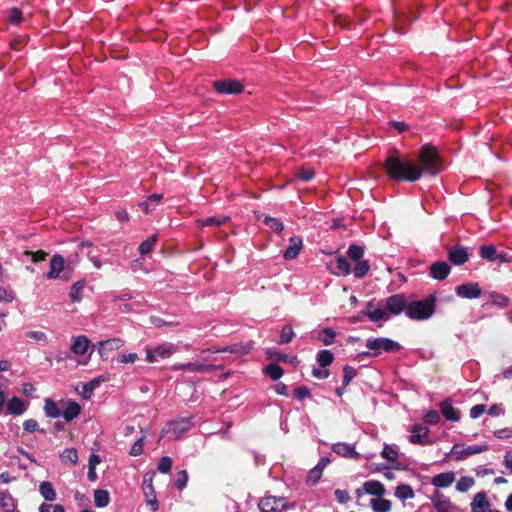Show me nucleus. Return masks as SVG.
<instances>
[{
	"label": "nucleus",
	"instance_id": "1",
	"mask_svg": "<svg viewBox=\"0 0 512 512\" xmlns=\"http://www.w3.org/2000/svg\"><path fill=\"white\" fill-rule=\"evenodd\" d=\"M384 169L389 178L395 181L416 182L421 178L418 164L407 155H401L397 149L389 151Z\"/></svg>",
	"mask_w": 512,
	"mask_h": 512
},
{
	"label": "nucleus",
	"instance_id": "2",
	"mask_svg": "<svg viewBox=\"0 0 512 512\" xmlns=\"http://www.w3.org/2000/svg\"><path fill=\"white\" fill-rule=\"evenodd\" d=\"M356 276L362 277L369 270L367 261H360L359 258H332L327 267L333 274L348 275L352 271Z\"/></svg>",
	"mask_w": 512,
	"mask_h": 512
},
{
	"label": "nucleus",
	"instance_id": "3",
	"mask_svg": "<svg viewBox=\"0 0 512 512\" xmlns=\"http://www.w3.org/2000/svg\"><path fill=\"white\" fill-rule=\"evenodd\" d=\"M418 160V169L421 176L424 173L435 176L442 171V159L437 149L431 145L422 146L418 154Z\"/></svg>",
	"mask_w": 512,
	"mask_h": 512
},
{
	"label": "nucleus",
	"instance_id": "4",
	"mask_svg": "<svg viewBox=\"0 0 512 512\" xmlns=\"http://www.w3.org/2000/svg\"><path fill=\"white\" fill-rule=\"evenodd\" d=\"M434 312V303L432 300L412 302L406 307V314L409 318L415 320H425L432 316Z\"/></svg>",
	"mask_w": 512,
	"mask_h": 512
},
{
	"label": "nucleus",
	"instance_id": "5",
	"mask_svg": "<svg viewBox=\"0 0 512 512\" xmlns=\"http://www.w3.org/2000/svg\"><path fill=\"white\" fill-rule=\"evenodd\" d=\"M49 267L48 279L68 280L70 278L72 268L64 258H50Z\"/></svg>",
	"mask_w": 512,
	"mask_h": 512
},
{
	"label": "nucleus",
	"instance_id": "6",
	"mask_svg": "<svg viewBox=\"0 0 512 512\" xmlns=\"http://www.w3.org/2000/svg\"><path fill=\"white\" fill-rule=\"evenodd\" d=\"M176 351L172 343H161L153 348H146V360L149 363H156L170 358Z\"/></svg>",
	"mask_w": 512,
	"mask_h": 512
},
{
	"label": "nucleus",
	"instance_id": "7",
	"mask_svg": "<svg viewBox=\"0 0 512 512\" xmlns=\"http://www.w3.org/2000/svg\"><path fill=\"white\" fill-rule=\"evenodd\" d=\"M213 89L221 95L240 94L244 91V85L236 79H220L212 82Z\"/></svg>",
	"mask_w": 512,
	"mask_h": 512
},
{
	"label": "nucleus",
	"instance_id": "8",
	"mask_svg": "<svg viewBox=\"0 0 512 512\" xmlns=\"http://www.w3.org/2000/svg\"><path fill=\"white\" fill-rule=\"evenodd\" d=\"M291 507L294 505H289L284 497L267 496L259 503L262 512H283Z\"/></svg>",
	"mask_w": 512,
	"mask_h": 512
},
{
	"label": "nucleus",
	"instance_id": "9",
	"mask_svg": "<svg viewBox=\"0 0 512 512\" xmlns=\"http://www.w3.org/2000/svg\"><path fill=\"white\" fill-rule=\"evenodd\" d=\"M488 449V446L485 444L482 445H473L468 447H463L460 444H455L450 454L454 456L456 461L464 460L472 455L482 453Z\"/></svg>",
	"mask_w": 512,
	"mask_h": 512
},
{
	"label": "nucleus",
	"instance_id": "10",
	"mask_svg": "<svg viewBox=\"0 0 512 512\" xmlns=\"http://www.w3.org/2000/svg\"><path fill=\"white\" fill-rule=\"evenodd\" d=\"M366 346L371 350L394 352L399 350L400 345L388 338H375L367 341Z\"/></svg>",
	"mask_w": 512,
	"mask_h": 512
},
{
	"label": "nucleus",
	"instance_id": "11",
	"mask_svg": "<svg viewBox=\"0 0 512 512\" xmlns=\"http://www.w3.org/2000/svg\"><path fill=\"white\" fill-rule=\"evenodd\" d=\"M124 342L120 338H111L98 343V353L102 359H107L109 354L120 349Z\"/></svg>",
	"mask_w": 512,
	"mask_h": 512
},
{
	"label": "nucleus",
	"instance_id": "12",
	"mask_svg": "<svg viewBox=\"0 0 512 512\" xmlns=\"http://www.w3.org/2000/svg\"><path fill=\"white\" fill-rule=\"evenodd\" d=\"M471 510L472 512H500L491 508L484 492H479L474 496L471 502Z\"/></svg>",
	"mask_w": 512,
	"mask_h": 512
},
{
	"label": "nucleus",
	"instance_id": "13",
	"mask_svg": "<svg viewBox=\"0 0 512 512\" xmlns=\"http://www.w3.org/2000/svg\"><path fill=\"white\" fill-rule=\"evenodd\" d=\"M456 293L459 297L466 299H474L478 298L481 295V288L476 283H467L458 286L456 289Z\"/></svg>",
	"mask_w": 512,
	"mask_h": 512
},
{
	"label": "nucleus",
	"instance_id": "14",
	"mask_svg": "<svg viewBox=\"0 0 512 512\" xmlns=\"http://www.w3.org/2000/svg\"><path fill=\"white\" fill-rule=\"evenodd\" d=\"M406 306V300L403 295H393L386 300L387 313L400 314Z\"/></svg>",
	"mask_w": 512,
	"mask_h": 512
},
{
	"label": "nucleus",
	"instance_id": "15",
	"mask_svg": "<svg viewBox=\"0 0 512 512\" xmlns=\"http://www.w3.org/2000/svg\"><path fill=\"white\" fill-rule=\"evenodd\" d=\"M189 421H175L167 425L163 430V434H171L174 439H178L183 433L189 429Z\"/></svg>",
	"mask_w": 512,
	"mask_h": 512
},
{
	"label": "nucleus",
	"instance_id": "16",
	"mask_svg": "<svg viewBox=\"0 0 512 512\" xmlns=\"http://www.w3.org/2000/svg\"><path fill=\"white\" fill-rule=\"evenodd\" d=\"M433 506L438 512H456V507L441 493H436L432 499Z\"/></svg>",
	"mask_w": 512,
	"mask_h": 512
},
{
	"label": "nucleus",
	"instance_id": "17",
	"mask_svg": "<svg viewBox=\"0 0 512 512\" xmlns=\"http://www.w3.org/2000/svg\"><path fill=\"white\" fill-rule=\"evenodd\" d=\"M456 479V474L453 471L443 472L435 475L431 484L437 488L449 487Z\"/></svg>",
	"mask_w": 512,
	"mask_h": 512
},
{
	"label": "nucleus",
	"instance_id": "18",
	"mask_svg": "<svg viewBox=\"0 0 512 512\" xmlns=\"http://www.w3.org/2000/svg\"><path fill=\"white\" fill-rule=\"evenodd\" d=\"M450 273V266L444 261H437L430 267V275L436 280L445 279Z\"/></svg>",
	"mask_w": 512,
	"mask_h": 512
},
{
	"label": "nucleus",
	"instance_id": "19",
	"mask_svg": "<svg viewBox=\"0 0 512 512\" xmlns=\"http://www.w3.org/2000/svg\"><path fill=\"white\" fill-rule=\"evenodd\" d=\"M85 286V281L80 280L70 287L68 296L71 303L80 304L83 301Z\"/></svg>",
	"mask_w": 512,
	"mask_h": 512
},
{
	"label": "nucleus",
	"instance_id": "20",
	"mask_svg": "<svg viewBox=\"0 0 512 512\" xmlns=\"http://www.w3.org/2000/svg\"><path fill=\"white\" fill-rule=\"evenodd\" d=\"M214 368H215V366H213V365H205L198 361L191 362V363L176 364L173 366V369L176 371L187 370L189 372H206V371H211Z\"/></svg>",
	"mask_w": 512,
	"mask_h": 512
},
{
	"label": "nucleus",
	"instance_id": "21",
	"mask_svg": "<svg viewBox=\"0 0 512 512\" xmlns=\"http://www.w3.org/2000/svg\"><path fill=\"white\" fill-rule=\"evenodd\" d=\"M364 313L374 322L388 319L387 311L373 303L367 304Z\"/></svg>",
	"mask_w": 512,
	"mask_h": 512
},
{
	"label": "nucleus",
	"instance_id": "22",
	"mask_svg": "<svg viewBox=\"0 0 512 512\" xmlns=\"http://www.w3.org/2000/svg\"><path fill=\"white\" fill-rule=\"evenodd\" d=\"M89 347V340L86 336H77L72 339L71 351L78 356L84 355Z\"/></svg>",
	"mask_w": 512,
	"mask_h": 512
},
{
	"label": "nucleus",
	"instance_id": "23",
	"mask_svg": "<svg viewBox=\"0 0 512 512\" xmlns=\"http://www.w3.org/2000/svg\"><path fill=\"white\" fill-rule=\"evenodd\" d=\"M26 411V406L23 400H21L19 397H12L7 402V413L14 415V416H20Z\"/></svg>",
	"mask_w": 512,
	"mask_h": 512
},
{
	"label": "nucleus",
	"instance_id": "24",
	"mask_svg": "<svg viewBox=\"0 0 512 512\" xmlns=\"http://www.w3.org/2000/svg\"><path fill=\"white\" fill-rule=\"evenodd\" d=\"M363 491L367 494L381 497L385 493L384 485L376 480L367 481L363 484Z\"/></svg>",
	"mask_w": 512,
	"mask_h": 512
},
{
	"label": "nucleus",
	"instance_id": "25",
	"mask_svg": "<svg viewBox=\"0 0 512 512\" xmlns=\"http://www.w3.org/2000/svg\"><path fill=\"white\" fill-rule=\"evenodd\" d=\"M104 381H105V378L102 376L92 379L91 381L82 385L81 390L79 391V394L84 399H89L91 397L94 389H96Z\"/></svg>",
	"mask_w": 512,
	"mask_h": 512
},
{
	"label": "nucleus",
	"instance_id": "26",
	"mask_svg": "<svg viewBox=\"0 0 512 512\" xmlns=\"http://www.w3.org/2000/svg\"><path fill=\"white\" fill-rule=\"evenodd\" d=\"M229 220V216H211L197 220V224L200 227L221 226L226 224Z\"/></svg>",
	"mask_w": 512,
	"mask_h": 512
},
{
	"label": "nucleus",
	"instance_id": "27",
	"mask_svg": "<svg viewBox=\"0 0 512 512\" xmlns=\"http://www.w3.org/2000/svg\"><path fill=\"white\" fill-rule=\"evenodd\" d=\"M81 411L80 405L75 401H68L65 404L63 412H61V415L64 417L65 420L70 421L74 418H76Z\"/></svg>",
	"mask_w": 512,
	"mask_h": 512
},
{
	"label": "nucleus",
	"instance_id": "28",
	"mask_svg": "<svg viewBox=\"0 0 512 512\" xmlns=\"http://www.w3.org/2000/svg\"><path fill=\"white\" fill-rule=\"evenodd\" d=\"M428 432H429V430L427 427L420 425V424H416L413 426L412 433L410 436V441L412 443L423 444L425 438L428 435Z\"/></svg>",
	"mask_w": 512,
	"mask_h": 512
},
{
	"label": "nucleus",
	"instance_id": "29",
	"mask_svg": "<svg viewBox=\"0 0 512 512\" xmlns=\"http://www.w3.org/2000/svg\"><path fill=\"white\" fill-rule=\"evenodd\" d=\"M441 412L443 416L449 421H458L460 419L459 411L456 410L448 400H445L441 403Z\"/></svg>",
	"mask_w": 512,
	"mask_h": 512
},
{
	"label": "nucleus",
	"instance_id": "30",
	"mask_svg": "<svg viewBox=\"0 0 512 512\" xmlns=\"http://www.w3.org/2000/svg\"><path fill=\"white\" fill-rule=\"evenodd\" d=\"M251 349H252L251 344L246 343V344L234 345L232 347H226L223 349H215V350L209 349L208 352H212V353L231 352V353L244 355V354L249 353Z\"/></svg>",
	"mask_w": 512,
	"mask_h": 512
},
{
	"label": "nucleus",
	"instance_id": "31",
	"mask_svg": "<svg viewBox=\"0 0 512 512\" xmlns=\"http://www.w3.org/2000/svg\"><path fill=\"white\" fill-rule=\"evenodd\" d=\"M370 505L374 512H389L392 507L391 502L382 496L371 499Z\"/></svg>",
	"mask_w": 512,
	"mask_h": 512
},
{
	"label": "nucleus",
	"instance_id": "32",
	"mask_svg": "<svg viewBox=\"0 0 512 512\" xmlns=\"http://www.w3.org/2000/svg\"><path fill=\"white\" fill-rule=\"evenodd\" d=\"M289 242L290 244L285 250L283 256H298L303 245L302 239L298 236H293L290 238Z\"/></svg>",
	"mask_w": 512,
	"mask_h": 512
},
{
	"label": "nucleus",
	"instance_id": "33",
	"mask_svg": "<svg viewBox=\"0 0 512 512\" xmlns=\"http://www.w3.org/2000/svg\"><path fill=\"white\" fill-rule=\"evenodd\" d=\"M479 256H508L504 250H498L494 244L481 245L477 252Z\"/></svg>",
	"mask_w": 512,
	"mask_h": 512
},
{
	"label": "nucleus",
	"instance_id": "34",
	"mask_svg": "<svg viewBox=\"0 0 512 512\" xmlns=\"http://www.w3.org/2000/svg\"><path fill=\"white\" fill-rule=\"evenodd\" d=\"M333 451L346 458H353L358 456L357 452L352 446L343 443L335 444L333 446Z\"/></svg>",
	"mask_w": 512,
	"mask_h": 512
},
{
	"label": "nucleus",
	"instance_id": "35",
	"mask_svg": "<svg viewBox=\"0 0 512 512\" xmlns=\"http://www.w3.org/2000/svg\"><path fill=\"white\" fill-rule=\"evenodd\" d=\"M39 492L41 496L47 501H54L56 499V491L52 484L48 481H44L39 486Z\"/></svg>",
	"mask_w": 512,
	"mask_h": 512
},
{
	"label": "nucleus",
	"instance_id": "36",
	"mask_svg": "<svg viewBox=\"0 0 512 512\" xmlns=\"http://www.w3.org/2000/svg\"><path fill=\"white\" fill-rule=\"evenodd\" d=\"M145 486H144V491H145V494H146V497H147V504L151 507V509L153 511L157 510L158 509V502L156 500V496H155V493H154V489H153V486H152V482L149 481H145Z\"/></svg>",
	"mask_w": 512,
	"mask_h": 512
},
{
	"label": "nucleus",
	"instance_id": "37",
	"mask_svg": "<svg viewBox=\"0 0 512 512\" xmlns=\"http://www.w3.org/2000/svg\"><path fill=\"white\" fill-rule=\"evenodd\" d=\"M395 496L397 498H399L400 500L404 501V500H407V499L414 498L415 494H414V491H413V489H412V487L410 485L403 484V485H399V486L396 487V489H395Z\"/></svg>",
	"mask_w": 512,
	"mask_h": 512
},
{
	"label": "nucleus",
	"instance_id": "38",
	"mask_svg": "<svg viewBox=\"0 0 512 512\" xmlns=\"http://www.w3.org/2000/svg\"><path fill=\"white\" fill-rule=\"evenodd\" d=\"M60 459L65 464L76 465L77 462H78L77 450L74 449V448H67V449H65L61 453Z\"/></svg>",
	"mask_w": 512,
	"mask_h": 512
},
{
	"label": "nucleus",
	"instance_id": "39",
	"mask_svg": "<svg viewBox=\"0 0 512 512\" xmlns=\"http://www.w3.org/2000/svg\"><path fill=\"white\" fill-rule=\"evenodd\" d=\"M110 496L107 490L98 489L94 492V502L97 507L103 508L109 504Z\"/></svg>",
	"mask_w": 512,
	"mask_h": 512
},
{
	"label": "nucleus",
	"instance_id": "40",
	"mask_svg": "<svg viewBox=\"0 0 512 512\" xmlns=\"http://www.w3.org/2000/svg\"><path fill=\"white\" fill-rule=\"evenodd\" d=\"M475 485V479L469 476H462L456 483V490L465 493Z\"/></svg>",
	"mask_w": 512,
	"mask_h": 512
},
{
	"label": "nucleus",
	"instance_id": "41",
	"mask_svg": "<svg viewBox=\"0 0 512 512\" xmlns=\"http://www.w3.org/2000/svg\"><path fill=\"white\" fill-rule=\"evenodd\" d=\"M156 242H157L156 235H152V236L148 237L145 241H143L139 245L138 252L142 256L149 254L150 252H152L153 247L155 246Z\"/></svg>",
	"mask_w": 512,
	"mask_h": 512
},
{
	"label": "nucleus",
	"instance_id": "42",
	"mask_svg": "<svg viewBox=\"0 0 512 512\" xmlns=\"http://www.w3.org/2000/svg\"><path fill=\"white\" fill-rule=\"evenodd\" d=\"M26 337L30 340H33L38 343H48L49 337L48 335L42 331V330H31L26 332Z\"/></svg>",
	"mask_w": 512,
	"mask_h": 512
},
{
	"label": "nucleus",
	"instance_id": "43",
	"mask_svg": "<svg viewBox=\"0 0 512 512\" xmlns=\"http://www.w3.org/2000/svg\"><path fill=\"white\" fill-rule=\"evenodd\" d=\"M44 411L49 417L52 418H57L61 415V410L58 407V405L53 400L50 399H47L45 401Z\"/></svg>",
	"mask_w": 512,
	"mask_h": 512
},
{
	"label": "nucleus",
	"instance_id": "44",
	"mask_svg": "<svg viewBox=\"0 0 512 512\" xmlns=\"http://www.w3.org/2000/svg\"><path fill=\"white\" fill-rule=\"evenodd\" d=\"M263 223L269 226L273 231L280 233L284 229V224L278 218L264 216Z\"/></svg>",
	"mask_w": 512,
	"mask_h": 512
},
{
	"label": "nucleus",
	"instance_id": "45",
	"mask_svg": "<svg viewBox=\"0 0 512 512\" xmlns=\"http://www.w3.org/2000/svg\"><path fill=\"white\" fill-rule=\"evenodd\" d=\"M473 254V248L458 245L456 248L449 249L447 256H471Z\"/></svg>",
	"mask_w": 512,
	"mask_h": 512
},
{
	"label": "nucleus",
	"instance_id": "46",
	"mask_svg": "<svg viewBox=\"0 0 512 512\" xmlns=\"http://www.w3.org/2000/svg\"><path fill=\"white\" fill-rule=\"evenodd\" d=\"M0 505L5 512H12L14 510L13 499L7 493L0 492Z\"/></svg>",
	"mask_w": 512,
	"mask_h": 512
},
{
	"label": "nucleus",
	"instance_id": "47",
	"mask_svg": "<svg viewBox=\"0 0 512 512\" xmlns=\"http://www.w3.org/2000/svg\"><path fill=\"white\" fill-rule=\"evenodd\" d=\"M333 359V354L329 350H322L317 356V361L323 368L330 365L333 362Z\"/></svg>",
	"mask_w": 512,
	"mask_h": 512
},
{
	"label": "nucleus",
	"instance_id": "48",
	"mask_svg": "<svg viewBox=\"0 0 512 512\" xmlns=\"http://www.w3.org/2000/svg\"><path fill=\"white\" fill-rule=\"evenodd\" d=\"M23 20L22 11L19 8L13 7L9 10L8 21L10 24L18 25Z\"/></svg>",
	"mask_w": 512,
	"mask_h": 512
},
{
	"label": "nucleus",
	"instance_id": "49",
	"mask_svg": "<svg viewBox=\"0 0 512 512\" xmlns=\"http://www.w3.org/2000/svg\"><path fill=\"white\" fill-rule=\"evenodd\" d=\"M265 373L273 380H277L283 375L282 368L277 364H270L266 367Z\"/></svg>",
	"mask_w": 512,
	"mask_h": 512
},
{
	"label": "nucleus",
	"instance_id": "50",
	"mask_svg": "<svg viewBox=\"0 0 512 512\" xmlns=\"http://www.w3.org/2000/svg\"><path fill=\"white\" fill-rule=\"evenodd\" d=\"M138 354L131 352V353H121L117 355V362L121 364H133L138 360Z\"/></svg>",
	"mask_w": 512,
	"mask_h": 512
},
{
	"label": "nucleus",
	"instance_id": "51",
	"mask_svg": "<svg viewBox=\"0 0 512 512\" xmlns=\"http://www.w3.org/2000/svg\"><path fill=\"white\" fill-rule=\"evenodd\" d=\"M294 336H295V333H294L292 327L285 326V327H283L281 334H280V343L281 344L289 343L292 341Z\"/></svg>",
	"mask_w": 512,
	"mask_h": 512
},
{
	"label": "nucleus",
	"instance_id": "52",
	"mask_svg": "<svg viewBox=\"0 0 512 512\" xmlns=\"http://www.w3.org/2000/svg\"><path fill=\"white\" fill-rule=\"evenodd\" d=\"M296 177L304 182H309L315 177V172L312 169L301 168L296 172Z\"/></svg>",
	"mask_w": 512,
	"mask_h": 512
},
{
	"label": "nucleus",
	"instance_id": "53",
	"mask_svg": "<svg viewBox=\"0 0 512 512\" xmlns=\"http://www.w3.org/2000/svg\"><path fill=\"white\" fill-rule=\"evenodd\" d=\"M15 299V292L7 288H0V302L11 303Z\"/></svg>",
	"mask_w": 512,
	"mask_h": 512
},
{
	"label": "nucleus",
	"instance_id": "54",
	"mask_svg": "<svg viewBox=\"0 0 512 512\" xmlns=\"http://www.w3.org/2000/svg\"><path fill=\"white\" fill-rule=\"evenodd\" d=\"M381 455L389 461H395L398 456V452L393 447L385 445Z\"/></svg>",
	"mask_w": 512,
	"mask_h": 512
},
{
	"label": "nucleus",
	"instance_id": "55",
	"mask_svg": "<svg viewBox=\"0 0 512 512\" xmlns=\"http://www.w3.org/2000/svg\"><path fill=\"white\" fill-rule=\"evenodd\" d=\"M172 467V459L170 457H162L158 463V470L161 473H168Z\"/></svg>",
	"mask_w": 512,
	"mask_h": 512
},
{
	"label": "nucleus",
	"instance_id": "56",
	"mask_svg": "<svg viewBox=\"0 0 512 512\" xmlns=\"http://www.w3.org/2000/svg\"><path fill=\"white\" fill-rule=\"evenodd\" d=\"M335 333L330 329H325L321 332L320 340L324 345H331L333 343Z\"/></svg>",
	"mask_w": 512,
	"mask_h": 512
},
{
	"label": "nucleus",
	"instance_id": "57",
	"mask_svg": "<svg viewBox=\"0 0 512 512\" xmlns=\"http://www.w3.org/2000/svg\"><path fill=\"white\" fill-rule=\"evenodd\" d=\"M188 482V474L185 470L179 471L177 473L176 486L178 489L182 490Z\"/></svg>",
	"mask_w": 512,
	"mask_h": 512
},
{
	"label": "nucleus",
	"instance_id": "58",
	"mask_svg": "<svg viewBox=\"0 0 512 512\" xmlns=\"http://www.w3.org/2000/svg\"><path fill=\"white\" fill-rule=\"evenodd\" d=\"M364 248L357 244H351L346 251V256H363Z\"/></svg>",
	"mask_w": 512,
	"mask_h": 512
},
{
	"label": "nucleus",
	"instance_id": "59",
	"mask_svg": "<svg viewBox=\"0 0 512 512\" xmlns=\"http://www.w3.org/2000/svg\"><path fill=\"white\" fill-rule=\"evenodd\" d=\"M322 472L320 466H315L308 474V481L316 483L321 478Z\"/></svg>",
	"mask_w": 512,
	"mask_h": 512
},
{
	"label": "nucleus",
	"instance_id": "60",
	"mask_svg": "<svg viewBox=\"0 0 512 512\" xmlns=\"http://www.w3.org/2000/svg\"><path fill=\"white\" fill-rule=\"evenodd\" d=\"M334 494L337 501L341 504L347 503L350 500L349 492L346 490L337 489Z\"/></svg>",
	"mask_w": 512,
	"mask_h": 512
},
{
	"label": "nucleus",
	"instance_id": "61",
	"mask_svg": "<svg viewBox=\"0 0 512 512\" xmlns=\"http://www.w3.org/2000/svg\"><path fill=\"white\" fill-rule=\"evenodd\" d=\"M143 439L140 438L138 439L131 447L130 449V455L132 456H138L140 454H142L143 452Z\"/></svg>",
	"mask_w": 512,
	"mask_h": 512
},
{
	"label": "nucleus",
	"instance_id": "62",
	"mask_svg": "<svg viewBox=\"0 0 512 512\" xmlns=\"http://www.w3.org/2000/svg\"><path fill=\"white\" fill-rule=\"evenodd\" d=\"M79 250L75 252V256L81 255H89L91 253L90 248L92 247L91 242H81L79 245Z\"/></svg>",
	"mask_w": 512,
	"mask_h": 512
},
{
	"label": "nucleus",
	"instance_id": "63",
	"mask_svg": "<svg viewBox=\"0 0 512 512\" xmlns=\"http://www.w3.org/2000/svg\"><path fill=\"white\" fill-rule=\"evenodd\" d=\"M485 409H486V406L483 404H478V405L473 406L470 409V417L473 419L478 418L485 412Z\"/></svg>",
	"mask_w": 512,
	"mask_h": 512
},
{
	"label": "nucleus",
	"instance_id": "64",
	"mask_svg": "<svg viewBox=\"0 0 512 512\" xmlns=\"http://www.w3.org/2000/svg\"><path fill=\"white\" fill-rule=\"evenodd\" d=\"M440 420V416L436 411H429L424 416V421L428 424H436Z\"/></svg>",
	"mask_w": 512,
	"mask_h": 512
}]
</instances>
